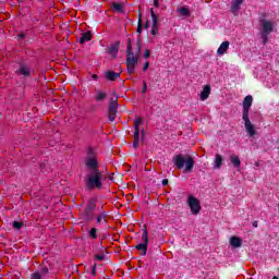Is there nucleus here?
<instances>
[{
  "instance_id": "nucleus-1",
  "label": "nucleus",
  "mask_w": 279,
  "mask_h": 279,
  "mask_svg": "<svg viewBox=\"0 0 279 279\" xmlns=\"http://www.w3.org/2000/svg\"><path fill=\"white\" fill-rule=\"evenodd\" d=\"M84 163L87 171H89L85 178L86 187L89 191H95V189L101 191V189H104V180H106V175L99 170V159H97L95 148L87 147Z\"/></svg>"
},
{
  "instance_id": "nucleus-2",
  "label": "nucleus",
  "mask_w": 279,
  "mask_h": 279,
  "mask_svg": "<svg viewBox=\"0 0 279 279\" xmlns=\"http://www.w3.org/2000/svg\"><path fill=\"white\" fill-rule=\"evenodd\" d=\"M258 23L262 44L265 45L266 43H269V34H272L276 27V22L267 20V12H262L259 13Z\"/></svg>"
},
{
  "instance_id": "nucleus-3",
  "label": "nucleus",
  "mask_w": 279,
  "mask_h": 279,
  "mask_svg": "<svg viewBox=\"0 0 279 279\" xmlns=\"http://www.w3.org/2000/svg\"><path fill=\"white\" fill-rule=\"evenodd\" d=\"M254 101V98L252 95H248L243 100V108H242V119L244 121V128L250 134V136H256V129L254 128V124H252V121H250V108H252V104Z\"/></svg>"
},
{
  "instance_id": "nucleus-4",
  "label": "nucleus",
  "mask_w": 279,
  "mask_h": 279,
  "mask_svg": "<svg viewBox=\"0 0 279 279\" xmlns=\"http://www.w3.org/2000/svg\"><path fill=\"white\" fill-rule=\"evenodd\" d=\"M175 169H184V173H191L195 167V160L189 154H179L172 158Z\"/></svg>"
},
{
  "instance_id": "nucleus-5",
  "label": "nucleus",
  "mask_w": 279,
  "mask_h": 279,
  "mask_svg": "<svg viewBox=\"0 0 279 279\" xmlns=\"http://www.w3.org/2000/svg\"><path fill=\"white\" fill-rule=\"evenodd\" d=\"M136 64H138V58L134 56V51L132 50V39H128L126 44V69L128 73L132 75L134 73V69H136Z\"/></svg>"
},
{
  "instance_id": "nucleus-6",
  "label": "nucleus",
  "mask_w": 279,
  "mask_h": 279,
  "mask_svg": "<svg viewBox=\"0 0 279 279\" xmlns=\"http://www.w3.org/2000/svg\"><path fill=\"white\" fill-rule=\"evenodd\" d=\"M97 208V198L87 201L84 211L81 214L85 221H93L95 219V209Z\"/></svg>"
},
{
  "instance_id": "nucleus-7",
  "label": "nucleus",
  "mask_w": 279,
  "mask_h": 279,
  "mask_svg": "<svg viewBox=\"0 0 279 279\" xmlns=\"http://www.w3.org/2000/svg\"><path fill=\"white\" fill-rule=\"evenodd\" d=\"M148 245H149V232H147V229H144L142 233V243L137 244L135 246V250L141 252V256H147Z\"/></svg>"
},
{
  "instance_id": "nucleus-8",
  "label": "nucleus",
  "mask_w": 279,
  "mask_h": 279,
  "mask_svg": "<svg viewBox=\"0 0 279 279\" xmlns=\"http://www.w3.org/2000/svg\"><path fill=\"white\" fill-rule=\"evenodd\" d=\"M187 204L192 215H199V210H202V205L199 204V199H197L193 195H190L187 197Z\"/></svg>"
},
{
  "instance_id": "nucleus-9",
  "label": "nucleus",
  "mask_w": 279,
  "mask_h": 279,
  "mask_svg": "<svg viewBox=\"0 0 279 279\" xmlns=\"http://www.w3.org/2000/svg\"><path fill=\"white\" fill-rule=\"evenodd\" d=\"M15 73L20 77H32V68L26 63H21Z\"/></svg>"
},
{
  "instance_id": "nucleus-10",
  "label": "nucleus",
  "mask_w": 279,
  "mask_h": 279,
  "mask_svg": "<svg viewBox=\"0 0 279 279\" xmlns=\"http://www.w3.org/2000/svg\"><path fill=\"white\" fill-rule=\"evenodd\" d=\"M119 108V102L118 100H111L109 104V121H114V119H117V110Z\"/></svg>"
},
{
  "instance_id": "nucleus-11",
  "label": "nucleus",
  "mask_w": 279,
  "mask_h": 279,
  "mask_svg": "<svg viewBox=\"0 0 279 279\" xmlns=\"http://www.w3.org/2000/svg\"><path fill=\"white\" fill-rule=\"evenodd\" d=\"M120 45H121L120 41H116L113 45H111L108 48L107 53H109V56H112V58H117V53H119Z\"/></svg>"
},
{
  "instance_id": "nucleus-12",
  "label": "nucleus",
  "mask_w": 279,
  "mask_h": 279,
  "mask_svg": "<svg viewBox=\"0 0 279 279\" xmlns=\"http://www.w3.org/2000/svg\"><path fill=\"white\" fill-rule=\"evenodd\" d=\"M105 77L109 82H117V80H119V77H121V73H117L114 71H107V72H105Z\"/></svg>"
},
{
  "instance_id": "nucleus-13",
  "label": "nucleus",
  "mask_w": 279,
  "mask_h": 279,
  "mask_svg": "<svg viewBox=\"0 0 279 279\" xmlns=\"http://www.w3.org/2000/svg\"><path fill=\"white\" fill-rule=\"evenodd\" d=\"M228 49H230V41H223L217 50L218 56L228 53Z\"/></svg>"
},
{
  "instance_id": "nucleus-14",
  "label": "nucleus",
  "mask_w": 279,
  "mask_h": 279,
  "mask_svg": "<svg viewBox=\"0 0 279 279\" xmlns=\"http://www.w3.org/2000/svg\"><path fill=\"white\" fill-rule=\"evenodd\" d=\"M241 5H243V0H234L231 3V12H232V14H236V12H239V10H241Z\"/></svg>"
},
{
  "instance_id": "nucleus-15",
  "label": "nucleus",
  "mask_w": 279,
  "mask_h": 279,
  "mask_svg": "<svg viewBox=\"0 0 279 279\" xmlns=\"http://www.w3.org/2000/svg\"><path fill=\"white\" fill-rule=\"evenodd\" d=\"M106 97H108V94H106V92L98 89L96 90V95L94 96V99L97 102H101V101H105Z\"/></svg>"
},
{
  "instance_id": "nucleus-16",
  "label": "nucleus",
  "mask_w": 279,
  "mask_h": 279,
  "mask_svg": "<svg viewBox=\"0 0 279 279\" xmlns=\"http://www.w3.org/2000/svg\"><path fill=\"white\" fill-rule=\"evenodd\" d=\"M210 97V85H206L201 93V100L206 101Z\"/></svg>"
},
{
  "instance_id": "nucleus-17",
  "label": "nucleus",
  "mask_w": 279,
  "mask_h": 279,
  "mask_svg": "<svg viewBox=\"0 0 279 279\" xmlns=\"http://www.w3.org/2000/svg\"><path fill=\"white\" fill-rule=\"evenodd\" d=\"M230 245L232 247H241V245H243V240L239 236H232L230 239Z\"/></svg>"
},
{
  "instance_id": "nucleus-18",
  "label": "nucleus",
  "mask_w": 279,
  "mask_h": 279,
  "mask_svg": "<svg viewBox=\"0 0 279 279\" xmlns=\"http://www.w3.org/2000/svg\"><path fill=\"white\" fill-rule=\"evenodd\" d=\"M230 161L233 165L234 169H239L241 167V159L239 156L232 154L230 155Z\"/></svg>"
},
{
  "instance_id": "nucleus-19",
  "label": "nucleus",
  "mask_w": 279,
  "mask_h": 279,
  "mask_svg": "<svg viewBox=\"0 0 279 279\" xmlns=\"http://www.w3.org/2000/svg\"><path fill=\"white\" fill-rule=\"evenodd\" d=\"M93 40V34L90 32L83 33L80 39L81 45H84L86 41Z\"/></svg>"
},
{
  "instance_id": "nucleus-20",
  "label": "nucleus",
  "mask_w": 279,
  "mask_h": 279,
  "mask_svg": "<svg viewBox=\"0 0 279 279\" xmlns=\"http://www.w3.org/2000/svg\"><path fill=\"white\" fill-rule=\"evenodd\" d=\"M221 165H223V157L219 154H216L214 169H221Z\"/></svg>"
},
{
  "instance_id": "nucleus-21",
  "label": "nucleus",
  "mask_w": 279,
  "mask_h": 279,
  "mask_svg": "<svg viewBox=\"0 0 279 279\" xmlns=\"http://www.w3.org/2000/svg\"><path fill=\"white\" fill-rule=\"evenodd\" d=\"M112 10L113 12H119L120 14H125V9H123V4L119 2L112 3Z\"/></svg>"
},
{
  "instance_id": "nucleus-22",
  "label": "nucleus",
  "mask_w": 279,
  "mask_h": 279,
  "mask_svg": "<svg viewBox=\"0 0 279 279\" xmlns=\"http://www.w3.org/2000/svg\"><path fill=\"white\" fill-rule=\"evenodd\" d=\"M150 16L153 21V26L160 27V24L158 23V15H156V12H154V9H150Z\"/></svg>"
},
{
  "instance_id": "nucleus-23",
  "label": "nucleus",
  "mask_w": 279,
  "mask_h": 279,
  "mask_svg": "<svg viewBox=\"0 0 279 279\" xmlns=\"http://www.w3.org/2000/svg\"><path fill=\"white\" fill-rule=\"evenodd\" d=\"M106 217H108V215L106 214V211H101L97 217V223L101 225V223H106Z\"/></svg>"
},
{
  "instance_id": "nucleus-24",
  "label": "nucleus",
  "mask_w": 279,
  "mask_h": 279,
  "mask_svg": "<svg viewBox=\"0 0 279 279\" xmlns=\"http://www.w3.org/2000/svg\"><path fill=\"white\" fill-rule=\"evenodd\" d=\"M133 125H134L135 130H141V125H143V119H141V118L135 119L133 122Z\"/></svg>"
},
{
  "instance_id": "nucleus-25",
  "label": "nucleus",
  "mask_w": 279,
  "mask_h": 279,
  "mask_svg": "<svg viewBox=\"0 0 279 279\" xmlns=\"http://www.w3.org/2000/svg\"><path fill=\"white\" fill-rule=\"evenodd\" d=\"M180 14H182V16H191V11H189L187 8L182 7L181 9H179Z\"/></svg>"
},
{
  "instance_id": "nucleus-26",
  "label": "nucleus",
  "mask_w": 279,
  "mask_h": 279,
  "mask_svg": "<svg viewBox=\"0 0 279 279\" xmlns=\"http://www.w3.org/2000/svg\"><path fill=\"white\" fill-rule=\"evenodd\" d=\"M137 34H143V20H141V15L138 19V24H137V29H136Z\"/></svg>"
},
{
  "instance_id": "nucleus-27",
  "label": "nucleus",
  "mask_w": 279,
  "mask_h": 279,
  "mask_svg": "<svg viewBox=\"0 0 279 279\" xmlns=\"http://www.w3.org/2000/svg\"><path fill=\"white\" fill-rule=\"evenodd\" d=\"M90 239H97V228H92L88 232Z\"/></svg>"
},
{
  "instance_id": "nucleus-28",
  "label": "nucleus",
  "mask_w": 279,
  "mask_h": 279,
  "mask_svg": "<svg viewBox=\"0 0 279 279\" xmlns=\"http://www.w3.org/2000/svg\"><path fill=\"white\" fill-rule=\"evenodd\" d=\"M13 228H14L15 230H21V228H23V222L13 221Z\"/></svg>"
},
{
  "instance_id": "nucleus-29",
  "label": "nucleus",
  "mask_w": 279,
  "mask_h": 279,
  "mask_svg": "<svg viewBox=\"0 0 279 279\" xmlns=\"http://www.w3.org/2000/svg\"><path fill=\"white\" fill-rule=\"evenodd\" d=\"M133 138L134 141H141V130H135Z\"/></svg>"
},
{
  "instance_id": "nucleus-30",
  "label": "nucleus",
  "mask_w": 279,
  "mask_h": 279,
  "mask_svg": "<svg viewBox=\"0 0 279 279\" xmlns=\"http://www.w3.org/2000/svg\"><path fill=\"white\" fill-rule=\"evenodd\" d=\"M31 279H43V275L40 272H34L31 275Z\"/></svg>"
},
{
  "instance_id": "nucleus-31",
  "label": "nucleus",
  "mask_w": 279,
  "mask_h": 279,
  "mask_svg": "<svg viewBox=\"0 0 279 279\" xmlns=\"http://www.w3.org/2000/svg\"><path fill=\"white\" fill-rule=\"evenodd\" d=\"M39 272L41 274V277L47 276V274H49V268H47V266H44L41 267Z\"/></svg>"
},
{
  "instance_id": "nucleus-32",
  "label": "nucleus",
  "mask_w": 279,
  "mask_h": 279,
  "mask_svg": "<svg viewBox=\"0 0 279 279\" xmlns=\"http://www.w3.org/2000/svg\"><path fill=\"white\" fill-rule=\"evenodd\" d=\"M158 29H160V26H153L150 31L151 36H156V34H158Z\"/></svg>"
},
{
  "instance_id": "nucleus-33",
  "label": "nucleus",
  "mask_w": 279,
  "mask_h": 279,
  "mask_svg": "<svg viewBox=\"0 0 279 279\" xmlns=\"http://www.w3.org/2000/svg\"><path fill=\"white\" fill-rule=\"evenodd\" d=\"M104 258H106V255H105V254L95 255V259H96V260H104Z\"/></svg>"
},
{
  "instance_id": "nucleus-34",
  "label": "nucleus",
  "mask_w": 279,
  "mask_h": 279,
  "mask_svg": "<svg viewBox=\"0 0 279 279\" xmlns=\"http://www.w3.org/2000/svg\"><path fill=\"white\" fill-rule=\"evenodd\" d=\"M145 93H147V83L143 82L142 95H145Z\"/></svg>"
},
{
  "instance_id": "nucleus-35",
  "label": "nucleus",
  "mask_w": 279,
  "mask_h": 279,
  "mask_svg": "<svg viewBox=\"0 0 279 279\" xmlns=\"http://www.w3.org/2000/svg\"><path fill=\"white\" fill-rule=\"evenodd\" d=\"M95 110H97V105H90L88 107V112H95Z\"/></svg>"
},
{
  "instance_id": "nucleus-36",
  "label": "nucleus",
  "mask_w": 279,
  "mask_h": 279,
  "mask_svg": "<svg viewBox=\"0 0 279 279\" xmlns=\"http://www.w3.org/2000/svg\"><path fill=\"white\" fill-rule=\"evenodd\" d=\"M150 56H151V51L145 50V52H144V58H145L146 60H148V58H150Z\"/></svg>"
},
{
  "instance_id": "nucleus-37",
  "label": "nucleus",
  "mask_w": 279,
  "mask_h": 279,
  "mask_svg": "<svg viewBox=\"0 0 279 279\" xmlns=\"http://www.w3.org/2000/svg\"><path fill=\"white\" fill-rule=\"evenodd\" d=\"M135 49H136L137 53H141V40H137Z\"/></svg>"
},
{
  "instance_id": "nucleus-38",
  "label": "nucleus",
  "mask_w": 279,
  "mask_h": 279,
  "mask_svg": "<svg viewBox=\"0 0 279 279\" xmlns=\"http://www.w3.org/2000/svg\"><path fill=\"white\" fill-rule=\"evenodd\" d=\"M147 69H149V61H146V62L144 63V66H143L144 73L147 71Z\"/></svg>"
},
{
  "instance_id": "nucleus-39",
  "label": "nucleus",
  "mask_w": 279,
  "mask_h": 279,
  "mask_svg": "<svg viewBox=\"0 0 279 279\" xmlns=\"http://www.w3.org/2000/svg\"><path fill=\"white\" fill-rule=\"evenodd\" d=\"M17 40H25V34H23V33L19 34Z\"/></svg>"
},
{
  "instance_id": "nucleus-40",
  "label": "nucleus",
  "mask_w": 279,
  "mask_h": 279,
  "mask_svg": "<svg viewBox=\"0 0 279 279\" xmlns=\"http://www.w3.org/2000/svg\"><path fill=\"white\" fill-rule=\"evenodd\" d=\"M138 141H140V140H134V141H133V147H134V149H138Z\"/></svg>"
},
{
  "instance_id": "nucleus-41",
  "label": "nucleus",
  "mask_w": 279,
  "mask_h": 279,
  "mask_svg": "<svg viewBox=\"0 0 279 279\" xmlns=\"http://www.w3.org/2000/svg\"><path fill=\"white\" fill-rule=\"evenodd\" d=\"M92 276H97V267L94 266L93 269H92Z\"/></svg>"
},
{
  "instance_id": "nucleus-42",
  "label": "nucleus",
  "mask_w": 279,
  "mask_h": 279,
  "mask_svg": "<svg viewBox=\"0 0 279 279\" xmlns=\"http://www.w3.org/2000/svg\"><path fill=\"white\" fill-rule=\"evenodd\" d=\"M155 8H160V0H154Z\"/></svg>"
},
{
  "instance_id": "nucleus-43",
  "label": "nucleus",
  "mask_w": 279,
  "mask_h": 279,
  "mask_svg": "<svg viewBox=\"0 0 279 279\" xmlns=\"http://www.w3.org/2000/svg\"><path fill=\"white\" fill-rule=\"evenodd\" d=\"M169 184V179H163L162 180V186H167Z\"/></svg>"
},
{
  "instance_id": "nucleus-44",
  "label": "nucleus",
  "mask_w": 279,
  "mask_h": 279,
  "mask_svg": "<svg viewBox=\"0 0 279 279\" xmlns=\"http://www.w3.org/2000/svg\"><path fill=\"white\" fill-rule=\"evenodd\" d=\"M149 28V21H147L144 25V29H148Z\"/></svg>"
},
{
  "instance_id": "nucleus-45",
  "label": "nucleus",
  "mask_w": 279,
  "mask_h": 279,
  "mask_svg": "<svg viewBox=\"0 0 279 279\" xmlns=\"http://www.w3.org/2000/svg\"><path fill=\"white\" fill-rule=\"evenodd\" d=\"M93 80H95V82H97V80H99V76L97 74H93Z\"/></svg>"
},
{
  "instance_id": "nucleus-46",
  "label": "nucleus",
  "mask_w": 279,
  "mask_h": 279,
  "mask_svg": "<svg viewBox=\"0 0 279 279\" xmlns=\"http://www.w3.org/2000/svg\"><path fill=\"white\" fill-rule=\"evenodd\" d=\"M253 228H258V221H253Z\"/></svg>"
},
{
  "instance_id": "nucleus-47",
  "label": "nucleus",
  "mask_w": 279,
  "mask_h": 279,
  "mask_svg": "<svg viewBox=\"0 0 279 279\" xmlns=\"http://www.w3.org/2000/svg\"><path fill=\"white\" fill-rule=\"evenodd\" d=\"M272 279H279L277 276H274Z\"/></svg>"
},
{
  "instance_id": "nucleus-48",
  "label": "nucleus",
  "mask_w": 279,
  "mask_h": 279,
  "mask_svg": "<svg viewBox=\"0 0 279 279\" xmlns=\"http://www.w3.org/2000/svg\"><path fill=\"white\" fill-rule=\"evenodd\" d=\"M0 3H3V0H0Z\"/></svg>"
},
{
  "instance_id": "nucleus-49",
  "label": "nucleus",
  "mask_w": 279,
  "mask_h": 279,
  "mask_svg": "<svg viewBox=\"0 0 279 279\" xmlns=\"http://www.w3.org/2000/svg\"><path fill=\"white\" fill-rule=\"evenodd\" d=\"M248 279H254V278H248Z\"/></svg>"
}]
</instances>
